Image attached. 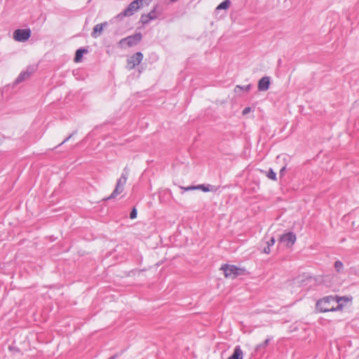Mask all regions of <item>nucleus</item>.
Masks as SVG:
<instances>
[{
  "mask_svg": "<svg viewBox=\"0 0 359 359\" xmlns=\"http://www.w3.org/2000/svg\"><path fill=\"white\" fill-rule=\"evenodd\" d=\"M196 189L194 187H188L186 189V190H191V189Z\"/></svg>",
  "mask_w": 359,
  "mask_h": 359,
  "instance_id": "nucleus-28",
  "label": "nucleus"
},
{
  "mask_svg": "<svg viewBox=\"0 0 359 359\" xmlns=\"http://www.w3.org/2000/svg\"><path fill=\"white\" fill-rule=\"evenodd\" d=\"M296 239L297 237L294 233L287 232L280 237L279 242L285 244L287 247H291L295 243Z\"/></svg>",
  "mask_w": 359,
  "mask_h": 359,
  "instance_id": "nucleus-8",
  "label": "nucleus"
},
{
  "mask_svg": "<svg viewBox=\"0 0 359 359\" xmlns=\"http://www.w3.org/2000/svg\"><path fill=\"white\" fill-rule=\"evenodd\" d=\"M335 278L334 276L327 275L323 277V281L327 287H332V284H328V282L331 280Z\"/></svg>",
  "mask_w": 359,
  "mask_h": 359,
  "instance_id": "nucleus-19",
  "label": "nucleus"
},
{
  "mask_svg": "<svg viewBox=\"0 0 359 359\" xmlns=\"http://www.w3.org/2000/svg\"><path fill=\"white\" fill-rule=\"evenodd\" d=\"M151 20L147 14H142L140 18V22L143 25L148 24Z\"/></svg>",
  "mask_w": 359,
  "mask_h": 359,
  "instance_id": "nucleus-20",
  "label": "nucleus"
},
{
  "mask_svg": "<svg viewBox=\"0 0 359 359\" xmlns=\"http://www.w3.org/2000/svg\"><path fill=\"white\" fill-rule=\"evenodd\" d=\"M285 170V167L282 168L280 170V175H283L284 174Z\"/></svg>",
  "mask_w": 359,
  "mask_h": 359,
  "instance_id": "nucleus-27",
  "label": "nucleus"
},
{
  "mask_svg": "<svg viewBox=\"0 0 359 359\" xmlns=\"http://www.w3.org/2000/svg\"><path fill=\"white\" fill-rule=\"evenodd\" d=\"M205 191H208V189H205V187H203V189Z\"/></svg>",
  "mask_w": 359,
  "mask_h": 359,
  "instance_id": "nucleus-29",
  "label": "nucleus"
},
{
  "mask_svg": "<svg viewBox=\"0 0 359 359\" xmlns=\"http://www.w3.org/2000/svg\"><path fill=\"white\" fill-rule=\"evenodd\" d=\"M88 50L86 48H79L76 50L74 57V62H79L81 61V59L83 57V53H87Z\"/></svg>",
  "mask_w": 359,
  "mask_h": 359,
  "instance_id": "nucleus-13",
  "label": "nucleus"
},
{
  "mask_svg": "<svg viewBox=\"0 0 359 359\" xmlns=\"http://www.w3.org/2000/svg\"><path fill=\"white\" fill-rule=\"evenodd\" d=\"M227 359H243V353L240 346L234 348L233 354Z\"/></svg>",
  "mask_w": 359,
  "mask_h": 359,
  "instance_id": "nucleus-12",
  "label": "nucleus"
},
{
  "mask_svg": "<svg viewBox=\"0 0 359 359\" xmlns=\"http://www.w3.org/2000/svg\"><path fill=\"white\" fill-rule=\"evenodd\" d=\"M151 2V0H135L129 4L127 8L118 14L115 18L122 19L123 17L131 16L144 5L148 6Z\"/></svg>",
  "mask_w": 359,
  "mask_h": 359,
  "instance_id": "nucleus-2",
  "label": "nucleus"
},
{
  "mask_svg": "<svg viewBox=\"0 0 359 359\" xmlns=\"http://www.w3.org/2000/svg\"><path fill=\"white\" fill-rule=\"evenodd\" d=\"M137 210L136 209L134 208H133L132 211L130 212V219H135L137 217Z\"/></svg>",
  "mask_w": 359,
  "mask_h": 359,
  "instance_id": "nucleus-23",
  "label": "nucleus"
},
{
  "mask_svg": "<svg viewBox=\"0 0 359 359\" xmlns=\"http://www.w3.org/2000/svg\"><path fill=\"white\" fill-rule=\"evenodd\" d=\"M347 301L348 299L346 297L330 295L319 299L316 306L320 312L340 311L344 307L343 302Z\"/></svg>",
  "mask_w": 359,
  "mask_h": 359,
  "instance_id": "nucleus-1",
  "label": "nucleus"
},
{
  "mask_svg": "<svg viewBox=\"0 0 359 359\" xmlns=\"http://www.w3.org/2000/svg\"><path fill=\"white\" fill-rule=\"evenodd\" d=\"M76 132H74L72 134H71L70 135H69L67 138H65L60 144V145H62L64 143H65L66 142H67Z\"/></svg>",
  "mask_w": 359,
  "mask_h": 359,
  "instance_id": "nucleus-24",
  "label": "nucleus"
},
{
  "mask_svg": "<svg viewBox=\"0 0 359 359\" xmlns=\"http://www.w3.org/2000/svg\"><path fill=\"white\" fill-rule=\"evenodd\" d=\"M251 88V85L249 84V85H247V86H236V88H235V92L236 93H238L240 92L241 90H243L246 92L249 91Z\"/></svg>",
  "mask_w": 359,
  "mask_h": 359,
  "instance_id": "nucleus-17",
  "label": "nucleus"
},
{
  "mask_svg": "<svg viewBox=\"0 0 359 359\" xmlns=\"http://www.w3.org/2000/svg\"><path fill=\"white\" fill-rule=\"evenodd\" d=\"M142 39V34L140 33H137L135 34L129 36L124 39H122L119 41L120 45H123L124 43H126L129 47L137 45Z\"/></svg>",
  "mask_w": 359,
  "mask_h": 359,
  "instance_id": "nucleus-7",
  "label": "nucleus"
},
{
  "mask_svg": "<svg viewBox=\"0 0 359 359\" xmlns=\"http://www.w3.org/2000/svg\"><path fill=\"white\" fill-rule=\"evenodd\" d=\"M271 252V249H270V247L269 246H266L263 249V252L265 253V254H269Z\"/></svg>",
  "mask_w": 359,
  "mask_h": 359,
  "instance_id": "nucleus-26",
  "label": "nucleus"
},
{
  "mask_svg": "<svg viewBox=\"0 0 359 359\" xmlns=\"http://www.w3.org/2000/svg\"><path fill=\"white\" fill-rule=\"evenodd\" d=\"M266 176L272 180H276V173L273 170V169L270 168L269 171L266 172Z\"/></svg>",
  "mask_w": 359,
  "mask_h": 359,
  "instance_id": "nucleus-21",
  "label": "nucleus"
},
{
  "mask_svg": "<svg viewBox=\"0 0 359 359\" xmlns=\"http://www.w3.org/2000/svg\"><path fill=\"white\" fill-rule=\"evenodd\" d=\"M34 69L31 68H27V69L25 72H22L16 78L15 81V84H18L23 81L24 80L27 79L30 76V75L32 74Z\"/></svg>",
  "mask_w": 359,
  "mask_h": 359,
  "instance_id": "nucleus-11",
  "label": "nucleus"
},
{
  "mask_svg": "<svg viewBox=\"0 0 359 359\" xmlns=\"http://www.w3.org/2000/svg\"><path fill=\"white\" fill-rule=\"evenodd\" d=\"M142 59L143 54L141 52L133 54L127 60V68L129 70L134 69L142 62Z\"/></svg>",
  "mask_w": 359,
  "mask_h": 359,
  "instance_id": "nucleus-6",
  "label": "nucleus"
},
{
  "mask_svg": "<svg viewBox=\"0 0 359 359\" xmlns=\"http://www.w3.org/2000/svg\"><path fill=\"white\" fill-rule=\"evenodd\" d=\"M334 269L337 272L341 273L344 269V264L341 261H336L334 263Z\"/></svg>",
  "mask_w": 359,
  "mask_h": 359,
  "instance_id": "nucleus-16",
  "label": "nucleus"
},
{
  "mask_svg": "<svg viewBox=\"0 0 359 359\" xmlns=\"http://www.w3.org/2000/svg\"><path fill=\"white\" fill-rule=\"evenodd\" d=\"M266 243L267 246L271 248L275 243V238L273 237H271L268 241H266Z\"/></svg>",
  "mask_w": 359,
  "mask_h": 359,
  "instance_id": "nucleus-22",
  "label": "nucleus"
},
{
  "mask_svg": "<svg viewBox=\"0 0 359 359\" xmlns=\"http://www.w3.org/2000/svg\"><path fill=\"white\" fill-rule=\"evenodd\" d=\"M270 86V78L269 76L262 77L258 82V89L259 91H266Z\"/></svg>",
  "mask_w": 359,
  "mask_h": 359,
  "instance_id": "nucleus-10",
  "label": "nucleus"
},
{
  "mask_svg": "<svg viewBox=\"0 0 359 359\" xmlns=\"http://www.w3.org/2000/svg\"><path fill=\"white\" fill-rule=\"evenodd\" d=\"M250 111H251V108H250V107H245V108L243 110L242 114H243V115H246V114H248V113H250Z\"/></svg>",
  "mask_w": 359,
  "mask_h": 359,
  "instance_id": "nucleus-25",
  "label": "nucleus"
},
{
  "mask_svg": "<svg viewBox=\"0 0 359 359\" xmlns=\"http://www.w3.org/2000/svg\"><path fill=\"white\" fill-rule=\"evenodd\" d=\"M147 15H149V17L150 18V19L151 20H156L158 18L159 13H157L156 10V7H155Z\"/></svg>",
  "mask_w": 359,
  "mask_h": 359,
  "instance_id": "nucleus-18",
  "label": "nucleus"
},
{
  "mask_svg": "<svg viewBox=\"0 0 359 359\" xmlns=\"http://www.w3.org/2000/svg\"><path fill=\"white\" fill-rule=\"evenodd\" d=\"M107 26V22L95 25L93 32H91V36L94 39L97 38L102 34L104 27H106Z\"/></svg>",
  "mask_w": 359,
  "mask_h": 359,
  "instance_id": "nucleus-9",
  "label": "nucleus"
},
{
  "mask_svg": "<svg viewBox=\"0 0 359 359\" xmlns=\"http://www.w3.org/2000/svg\"><path fill=\"white\" fill-rule=\"evenodd\" d=\"M226 278L234 279L237 276L244 274V269L238 268L235 265L224 264L221 267Z\"/></svg>",
  "mask_w": 359,
  "mask_h": 359,
  "instance_id": "nucleus-4",
  "label": "nucleus"
},
{
  "mask_svg": "<svg viewBox=\"0 0 359 359\" xmlns=\"http://www.w3.org/2000/svg\"><path fill=\"white\" fill-rule=\"evenodd\" d=\"M31 36L30 29H18L13 32V39L16 41L25 42Z\"/></svg>",
  "mask_w": 359,
  "mask_h": 359,
  "instance_id": "nucleus-5",
  "label": "nucleus"
},
{
  "mask_svg": "<svg viewBox=\"0 0 359 359\" xmlns=\"http://www.w3.org/2000/svg\"><path fill=\"white\" fill-rule=\"evenodd\" d=\"M130 170L128 167H125L123 170L122 174L119 179L117 180L116 184L114 190L111 194V195L106 198V200L115 198L118 195L121 194L124 190V186L127 182L128 177L129 176Z\"/></svg>",
  "mask_w": 359,
  "mask_h": 359,
  "instance_id": "nucleus-3",
  "label": "nucleus"
},
{
  "mask_svg": "<svg viewBox=\"0 0 359 359\" xmlns=\"http://www.w3.org/2000/svg\"><path fill=\"white\" fill-rule=\"evenodd\" d=\"M270 341V339H266L264 341L259 345H257L255 348L256 352H262L268 345Z\"/></svg>",
  "mask_w": 359,
  "mask_h": 359,
  "instance_id": "nucleus-14",
  "label": "nucleus"
},
{
  "mask_svg": "<svg viewBox=\"0 0 359 359\" xmlns=\"http://www.w3.org/2000/svg\"><path fill=\"white\" fill-rule=\"evenodd\" d=\"M230 4L231 2L229 0H225L217 6V10L226 9L229 7Z\"/></svg>",
  "mask_w": 359,
  "mask_h": 359,
  "instance_id": "nucleus-15",
  "label": "nucleus"
}]
</instances>
